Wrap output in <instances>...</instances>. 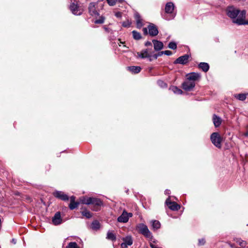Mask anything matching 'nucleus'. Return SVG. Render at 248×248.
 Segmentation results:
<instances>
[{
  "mask_svg": "<svg viewBox=\"0 0 248 248\" xmlns=\"http://www.w3.org/2000/svg\"><path fill=\"white\" fill-rule=\"evenodd\" d=\"M135 18L136 22V26L138 29H140L143 26L142 19L138 13L135 14Z\"/></svg>",
  "mask_w": 248,
  "mask_h": 248,
  "instance_id": "20",
  "label": "nucleus"
},
{
  "mask_svg": "<svg viewBox=\"0 0 248 248\" xmlns=\"http://www.w3.org/2000/svg\"><path fill=\"white\" fill-rule=\"evenodd\" d=\"M131 23L128 21H124L122 23V25L124 27H129L130 26Z\"/></svg>",
  "mask_w": 248,
  "mask_h": 248,
  "instance_id": "40",
  "label": "nucleus"
},
{
  "mask_svg": "<svg viewBox=\"0 0 248 248\" xmlns=\"http://www.w3.org/2000/svg\"><path fill=\"white\" fill-rule=\"evenodd\" d=\"M127 69L133 74H138L140 73L141 70L140 66H129L127 67Z\"/></svg>",
  "mask_w": 248,
  "mask_h": 248,
  "instance_id": "23",
  "label": "nucleus"
},
{
  "mask_svg": "<svg viewBox=\"0 0 248 248\" xmlns=\"http://www.w3.org/2000/svg\"><path fill=\"white\" fill-rule=\"evenodd\" d=\"M106 238L112 240V241H115L116 240V237L115 234L109 231L107 232Z\"/></svg>",
  "mask_w": 248,
  "mask_h": 248,
  "instance_id": "27",
  "label": "nucleus"
},
{
  "mask_svg": "<svg viewBox=\"0 0 248 248\" xmlns=\"http://www.w3.org/2000/svg\"><path fill=\"white\" fill-rule=\"evenodd\" d=\"M137 228L139 232L145 237L149 238H152L153 237L152 233L145 224L140 223L138 225Z\"/></svg>",
  "mask_w": 248,
  "mask_h": 248,
  "instance_id": "4",
  "label": "nucleus"
},
{
  "mask_svg": "<svg viewBox=\"0 0 248 248\" xmlns=\"http://www.w3.org/2000/svg\"><path fill=\"white\" fill-rule=\"evenodd\" d=\"M168 47L173 50H175L177 48V44L174 42H170L168 45Z\"/></svg>",
  "mask_w": 248,
  "mask_h": 248,
  "instance_id": "36",
  "label": "nucleus"
},
{
  "mask_svg": "<svg viewBox=\"0 0 248 248\" xmlns=\"http://www.w3.org/2000/svg\"><path fill=\"white\" fill-rule=\"evenodd\" d=\"M149 34L152 37L156 36L158 34L157 27L153 23H150L148 26Z\"/></svg>",
  "mask_w": 248,
  "mask_h": 248,
  "instance_id": "13",
  "label": "nucleus"
},
{
  "mask_svg": "<svg viewBox=\"0 0 248 248\" xmlns=\"http://www.w3.org/2000/svg\"><path fill=\"white\" fill-rule=\"evenodd\" d=\"M128 214L125 211H124L122 215L117 218V221L121 223H126L128 222Z\"/></svg>",
  "mask_w": 248,
  "mask_h": 248,
  "instance_id": "18",
  "label": "nucleus"
},
{
  "mask_svg": "<svg viewBox=\"0 0 248 248\" xmlns=\"http://www.w3.org/2000/svg\"><path fill=\"white\" fill-rule=\"evenodd\" d=\"M91 227L93 230H98L100 227V224L98 221L95 220L92 222Z\"/></svg>",
  "mask_w": 248,
  "mask_h": 248,
  "instance_id": "25",
  "label": "nucleus"
},
{
  "mask_svg": "<svg viewBox=\"0 0 248 248\" xmlns=\"http://www.w3.org/2000/svg\"><path fill=\"white\" fill-rule=\"evenodd\" d=\"M53 195L56 198L60 199L64 201H66L69 200L68 195L62 191H56L53 193Z\"/></svg>",
  "mask_w": 248,
  "mask_h": 248,
  "instance_id": "16",
  "label": "nucleus"
},
{
  "mask_svg": "<svg viewBox=\"0 0 248 248\" xmlns=\"http://www.w3.org/2000/svg\"><path fill=\"white\" fill-rule=\"evenodd\" d=\"M99 0L97 2H92L89 3L88 11L89 14L93 16H97L99 15L98 8Z\"/></svg>",
  "mask_w": 248,
  "mask_h": 248,
  "instance_id": "3",
  "label": "nucleus"
},
{
  "mask_svg": "<svg viewBox=\"0 0 248 248\" xmlns=\"http://www.w3.org/2000/svg\"><path fill=\"white\" fill-rule=\"evenodd\" d=\"M110 6H113L115 4L117 0H106Z\"/></svg>",
  "mask_w": 248,
  "mask_h": 248,
  "instance_id": "38",
  "label": "nucleus"
},
{
  "mask_svg": "<svg viewBox=\"0 0 248 248\" xmlns=\"http://www.w3.org/2000/svg\"><path fill=\"white\" fill-rule=\"evenodd\" d=\"M213 121L215 126L217 127L221 124V119L216 114H214L213 116Z\"/></svg>",
  "mask_w": 248,
  "mask_h": 248,
  "instance_id": "22",
  "label": "nucleus"
},
{
  "mask_svg": "<svg viewBox=\"0 0 248 248\" xmlns=\"http://www.w3.org/2000/svg\"><path fill=\"white\" fill-rule=\"evenodd\" d=\"M190 57V55L188 54H185L184 55L180 56L175 60V61L174 62V63L185 65L188 62V59Z\"/></svg>",
  "mask_w": 248,
  "mask_h": 248,
  "instance_id": "12",
  "label": "nucleus"
},
{
  "mask_svg": "<svg viewBox=\"0 0 248 248\" xmlns=\"http://www.w3.org/2000/svg\"><path fill=\"white\" fill-rule=\"evenodd\" d=\"M226 13L227 16L232 19V22L235 24L234 21L239 18L242 11H240L233 6H229L226 8Z\"/></svg>",
  "mask_w": 248,
  "mask_h": 248,
  "instance_id": "2",
  "label": "nucleus"
},
{
  "mask_svg": "<svg viewBox=\"0 0 248 248\" xmlns=\"http://www.w3.org/2000/svg\"><path fill=\"white\" fill-rule=\"evenodd\" d=\"M105 18L103 16L100 17L98 19L95 20L94 23L95 24H102L104 22Z\"/></svg>",
  "mask_w": 248,
  "mask_h": 248,
  "instance_id": "37",
  "label": "nucleus"
},
{
  "mask_svg": "<svg viewBox=\"0 0 248 248\" xmlns=\"http://www.w3.org/2000/svg\"><path fill=\"white\" fill-rule=\"evenodd\" d=\"M172 90L173 92V93L175 94H181L183 93L182 90L178 88L176 86H173L172 87Z\"/></svg>",
  "mask_w": 248,
  "mask_h": 248,
  "instance_id": "33",
  "label": "nucleus"
},
{
  "mask_svg": "<svg viewBox=\"0 0 248 248\" xmlns=\"http://www.w3.org/2000/svg\"><path fill=\"white\" fill-rule=\"evenodd\" d=\"M210 139L212 143L215 146L218 148L221 147L222 139L218 133L214 132L212 133L211 135Z\"/></svg>",
  "mask_w": 248,
  "mask_h": 248,
  "instance_id": "5",
  "label": "nucleus"
},
{
  "mask_svg": "<svg viewBox=\"0 0 248 248\" xmlns=\"http://www.w3.org/2000/svg\"><path fill=\"white\" fill-rule=\"evenodd\" d=\"M105 30H106L107 31H108H108H109V29H108V28H105Z\"/></svg>",
  "mask_w": 248,
  "mask_h": 248,
  "instance_id": "53",
  "label": "nucleus"
},
{
  "mask_svg": "<svg viewBox=\"0 0 248 248\" xmlns=\"http://www.w3.org/2000/svg\"><path fill=\"white\" fill-rule=\"evenodd\" d=\"M205 240L204 238H202V239H199L198 245L199 246L204 245L205 244Z\"/></svg>",
  "mask_w": 248,
  "mask_h": 248,
  "instance_id": "39",
  "label": "nucleus"
},
{
  "mask_svg": "<svg viewBox=\"0 0 248 248\" xmlns=\"http://www.w3.org/2000/svg\"><path fill=\"white\" fill-rule=\"evenodd\" d=\"M82 216L85 217L87 218H90L92 217V213L88 210L85 209L81 212Z\"/></svg>",
  "mask_w": 248,
  "mask_h": 248,
  "instance_id": "31",
  "label": "nucleus"
},
{
  "mask_svg": "<svg viewBox=\"0 0 248 248\" xmlns=\"http://www.w3.org/2000/svg\"><path fill=\"white\" fill-rule=\"evenodd\" d=\"M152 42L154 44V47L155 51H160L163 49L164 46L162 42L154 39Z\"/></svg>",
  "mask_w": 248,
  "mask_h": 248,
  "instance_id": "19",
  "label": "nucleus"
},
{
  "mask_svg": "<svg viewBox=\"0 0 248 248\" xmlns=\"http://www.w3.org/2000/svg\"><path fill=\"white\" fill-rule=\"evenodd\" d=\"M147 59H148L149 61L152 62L153 60V58L152 57V54L150 55L149 57H147Z\"/></svg>",
  "mask_w": 248,
  "mask_h": 248,
  "instance_id": "47",
  "label": "nucleus"
},
{
  "mask_svg": "<svg viewBox=\"0 0 248 248\" xmlns=\"http://www.w3.org/2000/svg\"><path fill=\"white\" fill-rule=\"evenodd\" d=\"M234 241L241 247L244 248L247 245V243L246 241L241 240L240 238H236L234 239Z\"/></svg>",
  "mask_w": 248,
  "mask_h": 248,
  "instance_id": "29",
  "label": "nucleus"
},
{
  "mask_svg": "<svg viewBox=\"0 0 248 248\" xmlns=\"http://www.w3.org/2000/svg\"><path fill=\"white\" fill-rule=\"evenodd\" d=\"M124 241L121 245V248H127L128 246H130L133 244V239L131 236L128 235L123 238Z\"/></svg>",
  "mask_w": 248,
  "mask_h": 248,
  "instance_id": "15",
  "label": "nucleus"
},
{
  "mask_svg": "<svg viewBox=\"0 0 248 248\" xmlns=\"http://www.w3.org/2000/svg\"><path fill=\"white\" fill-rule=\"evenodd\" d=\"M115 16L118 17V18H121L122 17V13L121 12H116L115 13Z\"/></svg>",
  "mask_w": 248,
  "mask_h": 248,
  "instance_id": "43",
  "label": "nucleus"
},
{
  "mask_svg": "<svg viewBox=\"0 0 248 248\" xmlns=\"http://www.w3.org/2000/svg\"><path fill=\"white\" fill-rule=\"evenodd\" d=\"M79 203V202H70L69 207L71 210H74L78 207Z\"/></svg>",
  "mask_w": 248,
  "mask_h": 248,
  "instance_id": "32",
  "label": "nucleus"
},
{
  "mask_svg": "<svg viewBox=\"0 0 248 248\" xmlns=\"http://www.w3.org/2000/svg\"><path fill=\"white\" fill-rule=\"evenodd\" d=\"M175 5L172 2H168L165 7V14L162 15V17L167 20H170L174 18L176 15L175 11Z\"/></svg>",
  "mask_w": 248,
  "mask_h": 248,
  "instance_id": "1",
  "label": "nucleus"
},
{
  "mask_svg": "<svg viewBox=\"0 0 248 248\" xmlns=\"http://www.w3.org/2000/svg\"><path fill=\"white\" fill-rule=\"evenodd\" d=\"M152 57L153 58V59H155V60H156V59H157L158 56H157V55L156 53H155V54H153V53H152Z\"/></svg>",
  "mask_w": 248,
  "mask_h": 248,
  "instance_id": "48",
  "label": "nucleus"
},
{
  "mask_svg": "<svg viewBox=\"0 0 248 248\" xmlns=\"http://www.w3.org/2000/svg\"><path fill=\"white\" fill-rule=\"evenodd\" d=\"M163 54L167 56H170L172 54V53L170 50H165L163 51Z\"/></svg>",
  "mask_w": 248,
  "mask_h": 248,
  "instance_id": "41",
  "label": "nucleus"
},
{
  "mask_svg": "<svg viewBox=\"0 0 248 248\" xmlns=\"http://www.w3.org/2000/svg\"><path fill=\"white\" fill-rule=\"evenodd\" d=\"M230 246L232 248H235L234 244H229Z\"/></svg>",
  "mask_w": 248,
  "mask_h": 248,
  "instance_id": "50",
  "label": "nucleus"
},
{
  "mask_svg": "<svg viewBox=\"0 0 248 248\" xmlns=\"http://www.w3.org/2000/svg\"><path fill=\"white\" fill-rule=\"evenodd\" d=\"M128 214L129 218L130 217H131L132 216V213H128Z\"/></svg>",
  "mask_w": 248,
  "mask_h": 248,
  "instance_id": "52",
  "label": "nucleus"
},
{
  "mask_svg": "<svg viewBox=\"0 0 248 248\" xmlns=\"http://www.w3.org/2000/svg\"><path fill=\"white\" fill-rule=\"evenodd\" d=\"M66 248H80L77 243L73 242H70L68 245L66 247Z\"/></svg>",
  "mask_w": 248,
  "mask_h": 248,
  "instance_id": "34",
  "label": "nucleus"
},
{
  "mask_svg": "<svg viewBox=\"0 0 248 248\" xmlns=\"http://www.w3.org/2000/svg\"><path fill=\"white\" fill-rule=\"evenodd\" d=\"M198 67L204 72H207L209 70L210 66L208 63L202 62L199 63Z\"/></svg>",
  "mask_w": 248,
  "mask_h": 248,
  "instance_id": "21",
  "label": "nucleus"
},
{
  "mask_svg": "<svg viewBox=\"0 0 248 248\" xmlns=\"http://www.w3.org/2000/svg\"><path fill=\"white\" fill-rule=\"evenodd\" d=\"M79 201L80 203L87 205H90L91 203V197H87L86 196H82L80 198Z\"/></svg>",
  "mask_w": 248,
  "mask_h": 248,
  "instance_id": "24",
  "label": "nucleus"
},
{
  "mask_svg": "<svg viewBox=\"0 0 248 248\" xmlns=\"http://www.w3.org/2000/svg\"><path fill=\"white\" fill-rule=\"evenodd\" d=\"M157 84L159 86L162 88H165L167 87V84L163 80H158L157 82Z\"/></svg>",
  "mask_w": 248,
  "mask_h": 248,
  "instance_id": "35",
  "label": "nucleus"
},
{
  "mask_svg": "<svg viewBox=\"0 0 248 248\" xmlns=\"http://www.w3.org/2000/svg\"><path fill=\"white\" fill-rule=\"evenodd\" d=\"M145 46H150L151 47H152V43L150 41H147L144 44Z\"/></svg>",
  "mask_w": 248,
  "mask_h": 248,
  "instance_id": "44",
  "label": "nucleus"
},
{
  "mask_svg": "<svg viewBox=\"0 0 248 248\" xmlns=\"http://www.w3.org/2000/svg\"><path fill=\"white\" fill-rule=\"evenodd\" d=\"M69 9L73 14L77 16L81 15L83 13V9L75 2H71L69 5Z\"/></svg>",
  "mask_w": 248,
  "mask_h": 248,
  "instance_id": "7",
  "label": "nucleus"
},
{
  "mask_svg": "<svg viewBox=\"0 0 248 248\" xmlns=\"http://www.w3.org/2000/svg\"><path fill=\"white\" fill-rule=\"evenodd\" d=\"M52 221L55 225H59L62 223V219L60 212L55 213L54 216L52 217Z\"/></svg>",
  "mask_w": 248,
  "mask_h": 248,
  "instance_id": "17",
  "label": "nucleus"
},
{
  "mask_svg": "<svg viewBox=\"0 0 248 248\" xmlns=\"http://www.w3.org/2000/svg\"><path fill=\"white\" fill-rule=\"evenodd\" d=\"M246 135L247 136H248V131L247 132V134H246Z\"/></svg>",
  "mask_w": 248,
  "mask_h": 248,
  "instance_id": "55",
  "label": "nucleus"
},
{
  "mask_svg": "<svg viewBox=\"0 0 248 248\" xmlns=\"http://www.w3.org/2000/svg\"><path fill=\"white\" fill-rule=\"evenodd\" d=\"M90 204L92 205V209L93 211H98L100 210L101 207L103 205V202L98 198L91 197Z\"/></svg>",
  "mask_w": 248,
  "mask_h": 248,
  "instance_id": "6",
  "label": "nucleus"
},
{
  "mask_svg": "<svg viewBox=\"0 0 248 248\" xmlns=\"http://www.w3.org/2000/svg\"><path fill=\"white\" fill-rule=\"evenodd\" d=\"M246 16V11L245 10H242L239 18L234 21L235 24L238 25H248V21L245 20Z\"/></svg>",
  "mask_w": 248,
  "mask_h": 248,
  "instance_id": "9",
  "label": "nucleus"
},
{
  "mask_svg": "<svg viewBox=\"0 0 248 248\" xmlns=\"http://www.w3.org/2000/svg\"><path fill=\"white\" fill-rule=\"evenodd\" d=\"M165 203L168 207L172 211H178L181 207L180 205L177 204L176 202H171L170 197L166 200Z\"/></svg>",
  "mask_w": 248,
  "mask_h": 248,
  "instance_id": "10",
  "label": "nucleus"
},
{
  "mask_svg": "<svg viewBox=\"0 0 248 248\" xmlns=\"http://www.w3.org/2000/svg\"><path fill=\"white\" fill-rule=\"evenodd\" d=\"M152 223V227L154 230H157V229H159L161 226L160 223L158 220H152L151 221Z\"/></svg>",
  "mask_w": 248,
  "mask_h": 248,
  "instance_id": "26",
  "label": "nucleus"
},
{
  "mask_svg": "<svg viewBox=\"0 0 248 248\" xmlns=\"http://www.w3.org/2000/svg\"><path fill=\"white\" fill-rule=\"evenodd\" d=\"M132 33L133 38L136 40H139L142 38L141 34L136 31H133Z\"/></svg>",
  "mask_w": 248,
  "mask_h": 248,
  "instance_id": "28",
  "label": "nucleus"
},
{
  "mask_svg": "<svg viewBox=\"0 0 248 248\" xmlns=\"http://www.w3.org/2000/svg\"><path fill=\"white\" fill-rule=\"evenodd\" d=\"M186 79L195 82L196 80H199L201 78V75L199 73L191 72L186 74Z\"/></svg>",
  "mask_w": 248,
  "mask_h": 248,
  "instance_id": "14",
  "label": "nucleus"
},
{
  "mask_svg": "<svg viewBox=\"0 0 248 248\" xmlns=\"http://www.w3.org/2000/svg\"><path fill=\"white\" fill-rule=\"evenodd\" d=\"M235 98L240 101H244L246 99L247 94L245 93L235 94L234 95Z\"/></svg>",
  "mask_w": 248,
  "mask_h": 248,
  "instance_id": "30",
  "label": "nucleus"
},
{
  "mask_svg": "<svg viewBox=\"0 0 248 248\" xmlns=\"http://www.w3.org/2000/svg\"><path fill=\"white\" fill-rule=\"evenodd\" d=\"M195 86V82L186 79L182 84L183 89L186 91H191Z\"/></svg>",
  "mask_w": 248,
  "mask_h": 248,
  "instance_id": "11",
  "label": "nucleus"
},
{
  "mask_svg": "<svg viewBox=\"0 0 248 248\" xmlns=\"http://www.w3.org/2000/svg\"><path fill=\"white\" fill-rule=\"evenodd\" d=\"M123 1H124V0H119V2H120L121 3H123Z\"/></svg>",
  "mask_w": 248,
  "mask_h": 248,
  "instance_id": "54",
  "label": "nucleus"
},
{
  "mask_svg": "<svg viewBox=\"0 0 248 248\" xmlns=\"http://www.w3.org/2000/svg\"><path fill=\"white\" fill-rule=\"evenodd\" d=\"M12 242L14 243V244H16V240L15 239H13L12 240Z\"/></svg>",
  "mask_w": 248,
  "mask_h": 248,
  "instance_id": "51",
  "label": "nucleus"
},
{
  "mask_svg": "<svg viewBox=\"0 0 248 248\" xmlns=\"http://www.w3.org/2000/svg\"><path fill=\"white\" fill-rule=\"evenodd\" d=\"M154 53L152 48H147L142 49L140 52L137 53V57L141 59H146L150 57V55Z\"/></svg>",
  "mask_w": 248,
  "mask_h": 248,
  "instance_id": "8",
  "label": "nucleus"
},
{
  "mask_svg": "<svg viewBox=\"0 0 248 248\" xmlns=\"http://www.w3.org/2000/svg\"><path fill=\"white\" fill-rule=\"evenodd\" d=\"M148 27L147 28H144L143 29H142V31H143V33L144 35H147L148 34H149V31H148Z\"/></svg>",
  "mask_w": 248,
  "mask_h": 248,
  "instance_id": "42",
  "label": "nucleus"
},
{
  "mask_svg": "<svg viewBox=\"0 0 248 248\" xmlns=\"http://www.w3.org/2000/svg\"><path fill=\"white\" fill-rule=\"evenodd\" d=\"M75 200H76V197L74 196H72L70 197V202H76Z\"/></svg>",
  "mask_w": 248,
  "mask_h": 248,
  "instance_id": "45",
  "label": "nucleus"
},
{
  "mask_svg": "<svg viewBox=\"0 0 248 248\" xmlns=\"http://www.w3.org/2000/svg\"><path fill=\"white\" fill-rule=\"evenodd\" d=\"M158 57L161 56L163 54V51H159L157 53H156Z\"/></svg>",
  "mask_w": 248,
  "mask_h": 248,
  "instance_id": "46",
  "label": "nucleus"
},
{
  "mask_svg": "<svg viewBox=\"0 0 248 248\" xmlns=\"http://www.w3.org/2000/svg\"><path fill=\"white\" fill-rule=\"evenodd\" d=\"M165 194L166 195H170V191L169 189H166L165 191Z\"/></svg>",
  "mask_w": 248,
  "mask_h": 248,
  "instance_id": "49",
  "label": "nucleus"
}]
</instances>
